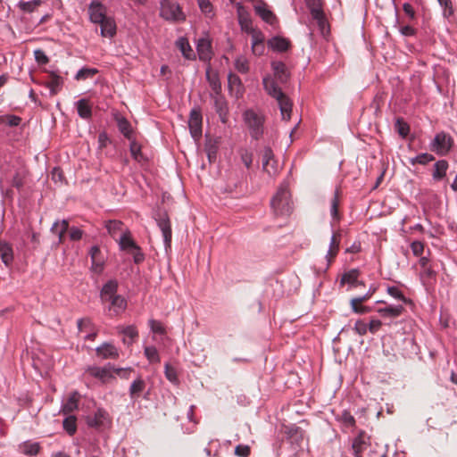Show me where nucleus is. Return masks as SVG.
Returning <instances> with one entry per match:
<instances>
[{"instance_id": "obj_1", "label": "nucleus", "mask_w": 457, "mask_h": 457, "mask_svg": "<svg viewBox=\"0 0 457 457\" xmlns=\"http://www.w3.org/2000/svg\"><path fill=\"white\" fill-rule=\"evenodd\" d=\"M263 86L266 92L275 98L280 109L281 116L284 120H289L292 112V101L277 85L275 79L270 78L263 79Z\"/></svg>"}, {"instance_id": "obj_2", "label": "nucleus", "mask_w": 457, "mask_h": 457, "mask_svg": "<svg viewBox=\"0 0 457 457\" xmlns=\"http://www.w3.org/2000/svg\"><path fill=\"white\" fill-rule=\"evenodd\" d=\"M270 205L274 213L278 216H285L291 213L293 206L287 185L283 184L280 186L278 192L273 196Z\"/></svg>"}, {"instance_id": "obj_3", "label": "nucleus", "mask_w": 457, "mask_h": 457, "mask_svg": "<svg viewBox=\"0 0 457 457\" xmlns=\"http://www.w3.org/2000/svg\"><path fill=\"white\" fill-rule=\"evenodd\" d=\"M160 14L163 19L171 21H183L186 19L179 4L174 0H162Z\"/></svg>"}, {"instance_id": "obj_4", "label": "nucleus", "mask_w": 457, "mask_h": 457, "mask_svg": "<svg viewBox=\"0 0 457 457\" xmlns=\"http://www.w3.org/2000/svg\"><path fill=\"white\" fill-rule=\"evenodd\" d=\"M453 145V137L445 132L437 133L431 143V150L439 155H445L449 153Z\"/></svg>"}, {"instance_id": "obj_5", "label": "nucleus", "mask_w": 457, "mask_h": 457, "mask_svg": "<svg viewBox=\"0 0 457 457\" xmlns=\"http://www.w3.org/2000/svg\"><path fill=\"white\" fill-rule=\"evenodd\" d=\"M245 121L252 130V137L255 139L262 134L263 118L252 110H248L244 114Z\"/></svg>"}, {"instance_id": "obj_6", "label": "nucleus", "mask_w": 457, "mask_h": 457, "mask_svg": "<svg viewBox=\"0 0 457 457\" xmlns=\"http://www.w3.org/2000/svg\"><path fill=\"white\" fill-rule=\"evenodd\" d=\"M236 7H237V21H238L240 29L243 32L247 34L255 29L253 26V21H252L251 14L246 10V8L240 3H237L236 4Z\"/></svg>"}, {"instance_id": "obj_7", "label": "nucleus", "mask_w": 457, "mask_h": 457, "mask_svg": "<svg viewBox=\"0 0 457 457\" xmlns=\"http://www.w3.org/2000/svg\"><path fill=\"white\" fill-rule=\"evenodd\" d=\"M255 13L266 23L270 26L278 24V18L275 13L269 8L268 4L263 1H259L254 5Z\"/></svg>"}, {"instance_id": "obj_8", "label": "nucleus", "mask_w": 457, "mask_h": 457, "mask_svg": "<svg viewBox=\"0 0 457 457\" xmlns=\"http://www.w3.org/2000/svg\"><path fill=\"white\" fill-rule=\"evenodd\" d=\"M202 121L203 118L200 110L193 109L190 112L188 127L192 137L195 140H198L202 136Z\"/></svg>"}, {"instance_id": "obj_9", "label": "nucleus", "mask_w": 457, "mask_h": 457, "mask_svg": "<svg viewBox=\"0 0 457 457\" xmlns=\"http://www.w3.org/2000/svg\"><path fill=\"white\" fill-rule=\"evenodd\" d=\"M88 15L90 21L96 24L108 17L106 15V7L96 0L90 3L88 6Z\"/></svg>"}, {"instance_id": "obj_10", "label": "nucleus", "mask_w": 457, "mask_h": 457, "mask_svg": "<svg viewBox=\"0 0 457 457\" xmlns=\"http://www.w3.org/2000/svg\"><path fill=\"white\" fill-rule=\"evenodd\" d=\"M158 227L162 230L164 244L166 248L170 247L171 243V227L170 220L166 213H160L159 217L156 219Z\"/></svg>"}, {"instance_id": "obj_11", "label": "nucleus", "mask_w": 457, "mask_h": 457, "mask_svg": "<svg viewBox=\"0 0 457 457\" xmlns=\"http://www.w3.org/2000/svg\"><path fill=\"white\" fill-rule=\"evenodd\" d=\"M370 445V436L363 431L353 439L352 448L355 457H362V453Z\"/></svg>"}, {"instance_id": "obj_12", "label": "nucleus", "mask_w": 457, "mask_h": 457, "mask_svg": "<svg viewBox=\"0 0 457 457\" xmlns=\"http://www.w3.org/2000/svg\"><path fill=\"white\" fill-rule=\"evenodd\" d=\"M262 169L269 175H275L278 172L276 161H274V154L270 148L266 147L262 153Z\"/></svg>"}, {"instance_id": "obj_13", "label": "nucleus", "mask_w": 457, "mask_h": 457, "mask_svg": "<svg viewBox=\"0 0 457 457\" xmlns=\"http://www.w3.org/2000/svg\"><path fill=\"white\" fill-rule=\"evenodd\" d=\"M86 372L92 377L98 378L102 383H108L113 379L114 377L107 368H101L97 366H88L86 369Z\"/></svg>"}, {"instance_id": "obj_14", "label": "nucleus", "mask_w": 457, "mask_h": 457, "mask_svg": "<svg viewBox=\"0 0 457 457\" xmlns=\"http://www.w3.org/2000/svg\"><path fill=\"white\" fill-rule=\"evenodd\" d=\"M271 67L275 79L282 84L287 83L289 78V72L286 64L280 61H274L271 63Z\"/></svg>"}, {"instance_id": "obj_15", "label": "nucleus", "mask_w": 457, "mask_h": 457, "mask_svg": "<svg viewBox=\"0 0 457 457\" xmlns=\"http://www.w3.org/2000/svg\"><path fill=\"white\" fill-rule=\"evenodd\" d=\"M214 102V107L222 122H226L228 115V105L224 96L220 94L211 95Z\"/></svg>"}, {"instance_id": "obj_16", "label": "nucleus", "mask_w": 457, "mask_h": 457, "mask_svg": "<svg viewBox=\"0 0 457 457\" xmlns=\"http://www.w3.org/2000/svg\"><path fill=\"white\" fill-rule=\"evenodd\" d=\"M118 283L115 280H109L101 290L100 297L103 303H107L117 295Z\"/></svg>"}, {"instance_id": "obj_17", "label": "nucleus", "mask_w": 457, "mask_h": 457, "mask_svg": "<svg viewBox=\"0 0 457 457\" xmlns=\"http://www.w3.org/2000/svg\"><path fill=\"white\" fill-rule=\"evenodd\" d=\"M117 329L120 334L124 336L122 341L125 345H132L134 340L138 337V331L133 325L127 327H118Z\"/></svg>"}, {"instance_id": "obj_18", "label": "nucleus", "mask_w": 457, "mask_h": 457, "mask_svg": "<svg viewBox=\"0 0 457 457\" xmlns=\"http://www.w3.org/2000/svg\"><path fill=\"white\" fill-rule=\"evenodd\" d=\"M341 237L342 235L340 231H337L332 235L329 249L327 254L328 264H330L334 261V259L338 253Z\"/></svg>"}, {"instance_id": "obj_19", "label": "nucleus", "mask_w": 457, "mask_h": 457, "mask_svg": "<svg viewBox=\"0 0 457 457\" xmlns=\"http://www.w3.org/2000/svg\"><path fill=\"white\" fill-rule=\"evenodd\" d=\"M107 303H110L109 312H111V315H119L124 312L127 307L125 298L120 295L110 299Z\"/></svg>"}, {"instance_id": "obj_20", "label": "nucleus", "mask_w": 457, "mask_h": 457, "mask_svg": "<svg viewBox=\"0 0 457 457\" xmlns=\"http://www.w3.org/2000/svg\"><path fill=\"white\" fill-rule=\"evenodd\" d=\"M0 258L7 267L12 264L14 258L12 245L4 240H0Z\"/></svg>"}, {"instance_id": "obj_21", "label": "nucleus", "mask_w": 457, "mask_h": 457, "mask_svg": "<svg viewBox=\"0 0 457 457\" xmlns=\"http://www.w3.org/2000/svg\"><path fill=\"white\" fill-rule=\"evenodd\" d=\"M89 254L92 262V270L96 273H100L104 268V259L100 248L96 245L93 246L90 249Z\"/></svg>"}, {"instance_id": "obj_22", "label": "nucleus", "mask_w": 457, "mask_h": 457, "mask_svg": "<svg viewBox=\"0 0 457 457\" xmlns=\"http://www.w3.org/2000/svg\"><path fill=\"white\" fill-rule=\"evenodd\" d=\"M97 24L101 27V35L104 37H112L116 34V24L112 17H107Z\"/></svg>"}, {"instance_id": "obj_23", "label": "nucleus", "mask_w": 457, "mask_h": 457, "mask_svg": "<svg viewBox=\"0 0 457 457\" xmlns=\"http://www.w3.org/2000/svg\"><path fill=\"white\" fill-rule=\"evenodd\" d=\"M78 114L84 120H88L92 117V104L88 99L82 98L76 103Z\"/></svg>"}, {"instance_id": "obj_24", "label": "nucleus", "mask_w": 457, "mask_h": 457, "mask_svg": "<svg viewBox=\"0 0 457 457\" xmlns=\"http://www.w3.org/2000/svg\"><path fill=\"white\" fill-rule=\"evenodd\" d=\"M219 147V139L206 136L205 141V152L210 162H212L216 159L217 152Z\"/></svg>"}, {"instance_id": "obj_25", "label": "nucleus", "mask_w": 457, "mask_h": 457, "mask_svg": "<svg viewBox=\"0 0 457 457\" xmlns=\"http://www.w3.org/2000/svg\"><path fill=\"white\" fill-rule=\"evenodd\" d=\"M46 87L50 89L51 95H56L62 87L63 79L55 74L54 72L50 73L47 81L46 82Z\"/></svg>"}, {"instance_id": "obj_26", "label": "nucleus", "mask_w": 457, "mask_h": 457, "mask_svg": "<svg viewBox=\"0 0 457 457\" xmlns=\"http://www.w3.org/2000/svg\"><path fill=\"white\" fill-rule=\"evenodd\" d=\"M41 446L37 442L26 441L19 445V451L29 457L38 454Z\"/></svg>"}, {"instance_id": "obj_27", "label": "nucleus", "mask_w": 457, "mask_h": 457, "mask_svg": "<svg viewBox=\"0 0 457 457\" xmlns=\"http://www.w3.org/2000/svg\"><path fill=\"white\" fill-rule=\"evenodd\" d=\"M449 168V163L446 160H439L434 164V170L432 173L433 179L440 181L446 176V171Z\"/></svg>"}, {"instance_id": "obj_28", "label": "nucleus", "mask_w": 457, "mask_h": 457, "mask_svg": "<svg viewBox=\"0 0 457 457\" xmlns=\"http://www.w3.org/2000/svg\"><path fill=\"white\" fill-rule=\"evenodd\" d=\"M96 353L104 359L112 358L117 359L119 357L116 347L111 344L104 343L96 348Z\"/></svg>"}, {"instance_id": "obj_29", "label": "nucleus", "mask_w": 457, "mask_h": 457, "mask_svg": "<svg viewBox=\"0 0 457 457\" xmlns=\"http://www.w3.org/2000/svg\"><path fill=\"white\" fill-rule=\"evenodd\" d=\"M206 79L212 91L211 95H219L221 93V84L218 73L208 69L206 71Z\"/></svg>"}, {"instance_id": "obj_30", "label": "nucleus", "mask_w": 457, "mask_h": 457, "mask_svg": "<svg viewBox=\"0 0 457 457\" xmlns=\"http://www.w3.org/2000/svg\"><path fill=\"white\" fill-rule=\"evenodd\" d=\"M268 46L273 50L284 52L290 47V42L285 37H274L268 41Z\"/></svg>"}, {"instance_id": "obj_31", "label": "nucleus", "mask_w": 457, "mask_h": 457, "mask_svg": "<svg viewBox=\"0 0 457 457\" xmlns=\"http://www.w3.org/2000/svg\"><path fill=\"white\" fill-rule=\"evenodd\" d=\"M403 310H404V308L402 305H396V306L388 305L385 308L378 309L377 312L383 318H397L403 313Z\"/></svg>"}, {"instance_id": "obj_32", "label": "nucleus", "mask_w": 457, "mask_h": 457, "mask_svg": "<svg viewBox=\"0 0 457 457\" xmlns=\"http://www.w3.org/2000/svg\"><path fill=\"white\" fill-rule=\"evenodd\" d=\"M115 120L117 122L120 132L127 138L130 139L132 137V129L129 121L123 116L116 115Z\"/></svg>"}, {"instance_id": "obj_33", "label": "nucleus", "mask_w": 457, "mask_h": 457, "mask_svg": "<svg viewBox=\"0 0 457 457\" xmlns=\"http://www.w3.org/2000/svg\"><path fill=\"white\" fill-rule=\"evenodd\" d=\"M119 244L122 250L128 251L129 253H131L132 250H135L137 247H138L135 241L131 238L129 231L122 232L119 239Z\"/></svg>"}, {"instance_id": "obj_34", "label": "nucleus", "mask_w": 457, "mask_h": 457, "mask_svg": "<svg viewBox=\"0 0 457 457\" xmlns=\"http://www.w3.org/2000/svg\"><path fill=\"white\" fill-rule=\"evenodd\" d=\"M197 52L201 60H210L212 56L211 43L207 39H200L197 45Z\"/></svg>"}, {"instance_id": "obj_35", "label": "nucleus", "mask_w": 457, "mask_h": 457, "mask_svg": "<svg viewBox=\"0 0 457 457\" xmlns=\"http://www.w3.org/2000/svg\"><path fill=\"white\" fill-rule=\"evenodd\" d=\"M108 421V413L103 410L99 409L95 413L94 417L90 420L89 424L92 427L99 428L104 426Z\"/></svg>"}, {"instance_id": "obj_36", "label": "nucleus", "mask_w": 457, "mask_h": 457, "mask_svg": "<svg viewBox=\"0 0 457 457\" xmlns=\"http://www.w3.org/2000/svg\"><path fill=\"white\" fill-rule=\"evenodd\" d=\"M340 195L341 191L339 188H337L334 194L333 198L331 199V206H330V213L332 216V219L335 220H340V214H339V203H340Z\"/></svg>"}, {"instance_id": "obj_37", "label": "nucleus", "mask_w": 457, "mask_h": 457, "mask_svg": "<svg viewBox=\"0 0 457 457\" xmlns=\"http://www.w3.org/2000/svg\"><path fill=\"white\" fill-rule=\"evenodd\" d=\"M145 387V383L141 378L134 380L129 387V395L131 399L138 398L140 394L144 391Z\"/></svg>"}, {"instance_id": "obj_38", "label": "nucleus", "mask_w": 457, "mask_h": 457, "mask_svg": "<svg viewBox=\"0 0 457 457\" xmlns=\"http://www.w3.org/2000/svg\"><path fill=\"white\" fill-rule=\"evenodd\" d=\"M79 400V394L73 392L71 394L69 399L62 406V411L64 413H71L78 408V403Z\"/></svg>"}, {"instance_id": "obj_39", "label": "nucleus", "mask_w": 457, "mask_h": 457, "mask_svg": "<svg viewBox=\"0 0 457 457\" xmlns=\"http://www.w3.org/2000/svg\"><path fill=\"white\" fill-rule=\"evenodd\" d=\"M359 271L357 270H351L350 271L345 273L341 278V285L350 284L353 286L362 285L361 282L358 281Z\"/></svg>"}, {"instance_id": "obj_40", "label": "nucleus", "mask_w": 457, "mask_h": 457, "mask_svg": "<svg viewBox=\"0 0 457 457\" xmlns=\"http://www.w3.org/2000/svg\"><path fill=\"white\" fill-rule=\"evenodd\" d=\"M312 19L316 21L319 29L320 30L322 36H328L329 34L330 29L324 12L320 13V15H319L318 17L313 16Z\"/></svg>"}, {"instance_id": "obj_41", "label": "nucleus", "mask_w": 457, "mask_h": 457, "mask_svg": "<svg viewBox=\"0 0 457 457\" xmlns=\"http://www.w3.org/2000/svg\"><path fill=\"white\" fill-rule=\"evenodd\" d=\"M106 228L109 232V234L113 237L116 238L119 232H124L123 231V223L119 220H110L106 223Z\"/></svg>"}, {"instance_id": "obj_42", "label": "nucleus", "mask_w": 457, "mask_h": 457, "mask_svg": "<svg viewBox=\"0 0 457 457\" xmlns=\"http://www.w3.org/2000/svg\"><path fill=\"white\" fill-rule=\"evenodd\" d=\"M305 4L311 12L312 17H318L323 12L320 0H305Z\"/></svg>"}, {"instance_id": "obj_43", "label": "nucleus", "mask_w": 457, "mask_h": 457, "mask_svg": "<svg viewBox=\"0 0 457 457\" xmlns=\"http://www.w3.org/2000/svg\"><path fill=\"white\" fill-rule=\"evenodd\" d=\"M337 420L348 428H352L355 426L354 417L347 411H344L340 415L337 416Z\"/></svg>"}, {"instance_id": "obj_44", "label": "nucleus", "mask_w": 457, "mask_h": 457, "mask_svg": "<svg viewBox=\"0 0 457 457\" xmlns=\"http://www.w3.org/2000/svg\"><path fill=\"white\" fill-rule=\"evenodd\" d=\"M42 1L41 0H31V1H21L19 4V7L21 10L26 12H34L39 5H41Z\"/></svg>"}, {"instance_id": "obj_45", "label": "nucleus", "mask_w": 457, "mask_h": 457, "mask_svg": "<svg viewBox=\"0 0 457 457\" xmlns=\"http://www.w3.org/2000/svg\"><path fill=\"white\" fill-rule=\"evenodd\" d=\"M395 129L402 137H406L410 132V126L402 118H397Z\"/></svg>"}, {"instance_id": "obj_46", "label": "nucleus", "mask_w": 457, "mask_h": 457, "mask_svg": "<svg viewBox=\"0 0 457 457\" xmlns=\"http://www.w3.org/2000/svg\"><path fill=\"white\" fill-rule=\"evenodd\" d=\"M434 160H435V157L432 154L425 153V154H420L417 155L415 158H412L411 160V163L412 165H415L417 163L421 164V165H426Z\"/></svg>"}, {"instance_id": "obj_47", "label": "nucleus", "mask_w": 457, "mask_h": 457, "mask_svg": "<svg viewBox=\"0 0 457 457\" xmlns=\"http://www.w3.org/2000/svg\"><path fill=\"white\" fill-rule=\"evenodd\" d=\"M178 45H179L183 55L187 59H191L194 56V52H193L192 48L190 47L188 42L186 39L180 38L178 42Z\"/></svg>"}, {"instance_id": "obj_48", "label": "nucleus", "mask_w": 457, "mask_h": 457, "mask_svg": "<svg viewBox=\"0 0 457 457\" xmlns=\"http://www.w3.org/2000/svg\"><path fill=\"white\" fill-rule=\"evenodd\" d=\"M145 355L150 362H159L160 357L157 349L154 346H146Z\"/></svg>"}, {"instance_id": "obj_49", "label": "nucleus", "mask_w": 457, "mask_h": 457, "mask_svg": "<svg viewBox=\"0 0 457 457\" xmlns=\"http://www.w3.org/2000/svg\"><path fill=\"white\" fill-rule=\"evenodd\" d=\"M247 34L251 36L252 46L264 43V41H265L264 34L257 28H255L254 29H253L252 31H250Z\"/></svg>"}, {"instance_id": "obj_50", "label": "nucleus", "mask_w": 457, "mask_h": 457, "mask_svg": "<svg viewBox=\"0 0 457 457\" xmlns=\"http://www.w3.org/2000/svg\"><path fill=\"white\" fill-rule=\"evenodd\" d=\"M235 68L237 71L241 73H246L249 71V64L246 58L240 56L237 58L235 62Z\"/></svg>"}, {"instance_id": "obj_51", "label": "nucleus", "mask_w": 457, "mask_h": 457, "mask_svg": "<svg viewBox=\"0 0 457 457\" xmlns=\"http://www.w3.org/2000/svg\"><path fill=\"white\" fill-rule=\"evenodd\" d=\"M69 222L66 220H62V221H56L53 224L51 228V231L53 233L62 232L66 233L69 231Z\"/></svg>"}, {"instance_id": "obj_52", "label": "nucleus", "mask_w": 457, "mask_h": 457, "mask_svg": "<svg viewBox=\"0 0 457 457\" xmlns=\"http://www.w3.org/2000/svg\"><path fill=\"white\" fill-rule=\"evenodd\" d=\"M96 73L97 71L96 69L83 68L78 71L75 78L77 80H82L87 78H92Z\"/></svg>"}, {"instance_id": "obj_53", "label": "nucleus", "mask_w": 457, "mask_h": 457, "mask_svg": "<svg viewBox=\"0 0 457 457\" xmlns=\"http://www.w3.org/2000/svg\"><path fill=\"white\" fill-rule=\"evenodd\" d=\"M352 310L357 314L368 313L371 311V308L365 306L362 303H357L356 301L351 300L350 302Z\"/></svg>"}, {"instance_id": "obj_54", "label": "nucleus", "mask_w": 457, "mask_h": 457, "mask_svg": "<svg viewBox=\"0 0 457 457\" xmlns=\"http://www.w3.org/2000/svg\"><path fill=\"white\" fill-rule=\"evenodd\" d=\"M63 428L68 434L72 435L76 431V419L75 417L70 416L63 420Z\"/></svg>"}, {"instance_id": "obj_55", "label": "nucleus", "mask_w": 457, "mask_h": 457, "mask_svg": "<svg viewBox=\"0 0 457 457\" xmlns=\"http://www.w3.org/2000/svg\"><path fill=\"white\" fill-rule=\"evenodd\" d=\"M199 8L207 16H212L213 6L210 0H197Z\"/></svg>"}, {"instance_id": "obj_56", "label": "nucleus", "mask_w": 457, "mask_h": 457, "mask_svg": "<svg viewBox=\"0 0 457 457\" xmlns=\"http://www.w3.org/2000/svg\"><path fill=\"white\" fill-rule=\"evenodd\" d=\"M387 293L394 298L400 300L403 303L407 302L406 297L403 295V292L396 287H388Z\"/></svg>"}, {"instance_id": "obj_57", "label": "nucleus", "mask_w": 457, "mask_h": 457, "mask_svg": "<svg viewBox=\"0 0 457 457\" xmlns=\"http://www.w3.org/2000/svg\"><path fill=\"white\" fill-rule=\"evenodd\" d=\"M149 326L154 333L163 335L166 330L162 322L156 320H150Z\"/></svg>"}, {"instance_id": "obj_58", "label": "nucleus", "mask_w": 457, "mask_h": 457, "mask_svg": "<svg viewBox=\"0 0 457 457\" xmlns=\"http://www.w3.org/2000/svg\"><path fill=\"white\" fill-rule=\"evenodd\" d=\"M165 376L167 379L172 383H176L178 381L177 371L169 363L165 364Z\"/></svg>"}, {"instance_id": "obj_59", "label": "nucleus", "mask_w": 457, "mask_h": 457, "mask_svg": "<svg viewBox=\"0 0 457 457\" xmlns=\"http://www.w3.org/2000/svg\"><path fill=\"white\" fill-rule=\"evenodd\" d=\"M228 87L231 90L235 87H240L242 85L240 78L234 73L228 74Z\"/></svg>"}, {"instance_id": "obj_60", "label": "nucleus", "mask_w": 457, "mask_h": 457, "mask_svg": "<svg viewBox=\"0 0 457 457\" xmlns=\"http://www.w3.org/2000/svg\"><path fill=\"white\" fill-rule=\"evenodd\" d=\"M411 248L415 256H420L424 252V244L420 241H414L411 243Z\"/></svg>"}, {"instance_id": "obj_61", "label": "nucleus", "mask_w": 457, "mask_h": 457, "mask_svg": "<svg viewBox=\"0 0 457 457\" xmlns=\"http://www.w3.org/2000/svg\"><path fill=\"white\" fill-rule=\"evenodd\" d=\"M439 4L445 9V16H450L453 14V4L451 0H437Z\"/></svg>"}, {"instance_id": "obj_62", "label": "nucleus", "mask_w": 457, "mask_h": 457, "mask_svg": "<svg viewBox=\"0 0 457 457\" xmlns=\"http://www.w3.org/2000/svg\"><path fill=\"white\" fill-rule=\"evenodd\" d=\"M250 452L251 450L248 445H238L235 449V453L240 457H248Z\"/></svg>"}, {"instance_id": "obj_63", "label": "nucleus", "mask_w": 457, "mask_h": 457, "mask_svg": "<svg viewBox=\"0 0 457 457\" xmlns=\"http://www.w3.org/2000/svg\"><path fill=\"white\" fill-rule=\"evenodd\" d=\"M70 238L73 241L81 239L83 231L77 227H71L69 228Z\"/></svg>"}, {"instance_id": "obj_64", "label": "nucleus", "mask_w": 457, "mask_h": 457, "mask_svg": "<svg viewBox=\"0 0 457 457\" xmlns=\"http://www.w3.org/2000/svg\"><path fill=\"white\" fill-rule=\"evenodd\" d=\"M357 334L363 336L368 331V325L363 320H357L354 326Z\"/></svg>"}]
</instances>
